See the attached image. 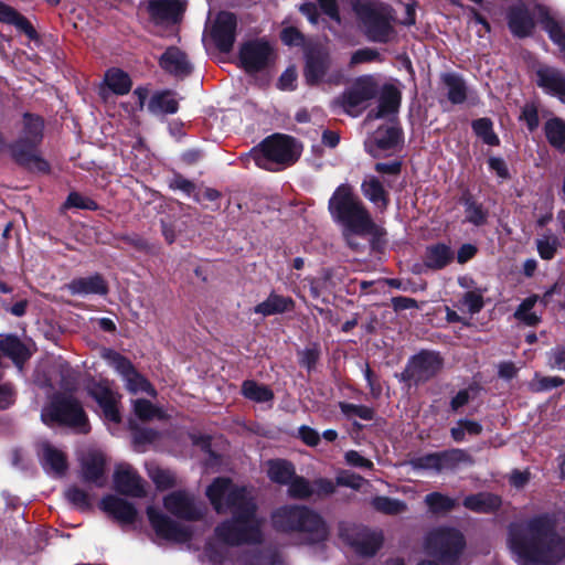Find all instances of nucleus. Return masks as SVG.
<instances>
[{
    "instance_id": "052dcab7",
    "label": "nucleus",
    "mask_w": 565,
    "mask_h": 565,
    "mask_svg": "<svg viewBox=\"0 0 565 565\" xmlns=\"http://www.w3.org/2000/svg\"><path fill=\"white\" fill-rule=\"evenodd\" d=\"M466 220L477 226L482 225L487 222V212L481 205L467 201L466 202Z\"/></svg>"
},
{
    "instance_id": "6e6d98bb",
    "label": "nucleus",
    "mask_w": 565,
    "mask_h": 565,
    "mask_svg": "<svg viewBox=\"0 0 565 565\" xmlns=\"http://www.w3.org/2000/svg\"><path fill=\"white\" fill-rule=\"evenodd\" d=\"M425 503L433 512H446L455 508L456 500L440 492H433L425 497Z\"/></svg>"
},
{
    "instance_id": "774afa93",
    "label": "nucleus",
    "mask_w": 565,
    "mask_h": 565,
    "mask_svg": "<svg viewBox=\"0 0 565 565\" xmlns=\"http://www.w3.org/2000/svg\"><path fill=\"white\" fill-rule=\"evenodd\" d=\"M546 356L550 369L565 371V348H554L547 352Z\"/></svg>"
},
{
    "instance_id": "f03ea898",
    "label": "nucleus",
    "mask_w": 565,
    "mask_h": 565,
    "mask_svg": "<svg viewBox=\"0 0 565 565\" xmlns=\"http://www.w3.org/2000/svg\"><path fill=\"white\" fill-rule=\"evenodd\" d=\"M508 544L519 565H554L565 556V540L547 515L512 523Z\"/></svg>"
},
{
    "instance_id": "5701e85b",
    "label": "nucleus",
    "mask_w": 565,
    "mask_h": 565,
    "mask_svg": "<svg viewBox=\"0 0 565 565\" xmlns=\"http://www.w3.org/2000/svg\"><path fill=\"white\" fill-rule=\"evenodd\" d=\"M100 508L121 523H134L137 518L136 508L128 501L116 495H106L100 501Z\"/></svg>"
},
{
    "instance_id": "dca6fc26",
    "label": "nucleus",
    "mask_w": 565,
    "mask_h": 565,
    "mask_svg": "<svg viewBox=\"0 0 565 565\" xmlns=\"http://www.w3.org/2000/svg\"><path fill=\"white\" fill-rule=\"evenodd\" d=\"M329 68V55L323 47H311L307 52L303 75L308 85H319L332 82Z\"/></svg>"
},
{
    "instance_id": "e2e57ef3",
    "label": "nucleus",
    "mask_w": 565,
    "mask_h": 565,
    "mask_svg": "<svg viewBox=\"0 0 565 565\" xmlns=\"http://www.w3.org/2000/svg\"><path fill=\"white\" fill-rule=\"evenodd\" d=\"M65 497L73 505L79 509H88L90 505L88 494L77 487H70L65 491Z\"/></svg>"
},
{
    "instance_id": "393cba45",
    "label": "nucleus",
    "mask_w": 565,
    "mask_h": 565,
    "mask_svg": "<svg viewBox=\"0 0 565 565\" xmlns=\"http://www.w3.org/2000/svg\"><path fill=\"white\" fill-rule=\"evenodd\" d=\"M401 105V92L394 85H385L380 94L379 107L369 113V119H379L394 114Z\"/></svg>"
},
{
    "instance_id": "b1692460",
    "label": "nucleus",
    "mask_w": 565,
    "mask_h": 565,
    "mask_svg": "<svg viewBox=\"0 0 565 565\" xmlns=\"http://www.w3.org/2000/svg\"><path fill=\"white\" fill-rule=\"evenodd\" d=\"M537 84L545 92L565 99V75L552 67H541L536 72Z\"/></svg>"
},
{
    "instance_id": "a19ab883",
    "label": "nucleus",
    "mask_w": 565,
    "mask_h": 565,
    "mask_svg": "<svg viewBox=\"0 0 565 565\" xmlns=\"http://www.w3.org/2000/svg\"><path fill=\"white\" fill-rule=\"evenodd\" d=\"M267 473L271 481L287 484L295 475L294 466L285 460H269Z\"/></svg>"
},
{
    "instance_id": "864d4df0",
    "label": "nucleus",
    "mask_w": 565,
    "mask_h": 565,
    "mask_svg": "<svg viewBox=\"0 0 565 565\" xmlns=\"http://www.w3.org/2000/svg\"><path fill=\"white\" fill-rule=\"evenodd\" d=\"M482 431V426L476 420L460 419L450 430L455 441H463L466 434L477 436Z\"/></svg>"
},
{
    "instance_id": "680f3d73",
    "label": "nucleus",
    "mask_w": 565,
    "mask_h": 565,
    "mask_svg": "<svg viewBox=\"0 0 565 565\" xmlns=\"http://www.w3.org/2000/svg\"><path fill=\"white\" fill-rule=\"evenodd\" d=\"M340 408L344 415L348 417L358 416L364 420H371L373 418L372 408L364 405H355L350 403H341Z\"/></svg>"
},
{
    "instance_id": "ddd939ff",
    "label": "nucleus",
    "mask_w": 565,
    "mask_h": 565,
    "mask_svg": "<svg viewBox=\"0 0 565 565\" xmlns=\"http://www.w3.org/2000/svg\"><path fill=\"white\" fill-rule=\"evenodd\" d=\"M402 142V131L394 125L377 128L366 140L365 149L374 158L394 153Z\"/></svg>"
},
{
    "instance_id": "423d86ee",
    "label": "nucleus",
    "mask_w": 565,
    "mask_h": 565,
    "mask_svg": "<svg viewBox=\"0 0 565 565\" xmlns=\"http://www.w3.org/2000/svg\"><path fill=\"white\" fill-rule=\"evenodd\" d=\"M352 8L371 41L385 43L394 39L388 6L376 0H354Z\"/></svg>"
},
{
    "instance_id": "a211bd4d",
    "label": "nucleus",
    "mask_w": 565,
    "mask_h": 565,
    "mask_svg": "<svg viewBox=\"0 0 565 565\" xmlns=\"http://www.w3.org/2000/svg\"><path fill=\"white\" fill-rule=\"evenodd\" d=\"M211 35L222 52H230L236 36V18L231 12H220L212 25Z\"/></svg>"
},
{
    "instance_id": "6e6552de",
    "label": "nucleus",
    "mask_w": 565,
    "mask_h": 565,
    "mask_svg": "<svg viewBox=\"0 0 565 565\" xmlns=\"http://www.w3.org/2000/svg\"><path fill=\"white\" fill-rule=\"evenodd\" d=\"M42 420L50 425L60 423L86 433L87 417L82 405L71 396H57L42 411Z\"/></svg>"
},
{
    "instance_id": "e433bc0d",
    "label": "nucleus",
    "mask_w": 565,
    "mask_h": 565,
    "mask_svg": "<svg viewBox=\"0 0 565 565\" xmlns=\"http://www.w3.org/2000/svg\"><path fill=\"white\" fill-rule=\"evenodd\" d=\"M509 26L516 36H526L531 33L534 23L523 8H514L509 14Z\"/></svg>"
},
{
    "instance_id": "7ed1b4c3",
    "label": "nucleus",
    "mask_w": 565,
    "mask_h": 565,
    "mask_svg": "<svg viewBox=\"0 0 565 565\" xmlns=\"http://www.w3.org/2000/svg\"><path fill=\"white\" fill-rule=\"evenodd\" d=\"M329 211L334 221L343 226V237L349 247L358 250L361 244L356 236H377L382 228L375 224L352 188L341 184L329 200Z\"/></svg>"
},
{
    "instance_id": "de8ad7c7",
    "label": "nucleus",
    "mask_w": 565,
    "mask_h": 565,
    "mask_svg": "<svg viewBox=\"0 0 565 565\" xmlns=\"http://www.w3.org/2000/svg\"><path fill=\"white\" fill-rule=\"evenodd\" d=\"M544 29L548 32L551 40L559 47L565 56V23L556 21L554 18L546 15L543 20Z\"/></svg>"
},
{
    "instance_id": "6ab92c4d",
    "label": "nucleus",
    "mask_w": 565,
    "mask_h": 565,
    "mask_svg": "<svg viewBox=\"0 0 565 565\" xmlns=\"http://www.w3.org/2000/svg\"><path fill=\"white\" fill-rule=\"evenodd\" d=\"M114 484L118 492L126 495L141 498L146 494L142 479L128 463L117 465L114 472Z\"/></svg>"
},
{
    "instance_id": "603ef678",
    "label": "nucleus",
    "mask_w": 565,
    "mask_h": 565,
    "mask_svg": "<svg viewBox=\"0 0 565 565\" xmlns=\"http://www.w3.org/2000/svg\"><path fill=\"white\" fill-rule=\"evenodd\" d=\"M103 358L114 367L122 379H126L135 370L131 362L113 350H104Z\"/></svg>"
},
{
    "instance_id": "79ce46f5",
    "label": "nucleus",
    "mask_w": 565,
    "mask_h": 565,
    "mask_svg": "<svg viewBox=\"0 0 565 565\" xmlns=\"http://www.w3.org/2000/svg\"><path fill=\"white\" fill-rule=\"evenodd\" d=\"M537 299L539 297L536 295L524 299L514 312L515 319L530 327L539 324L541 322V318L532 311L533 307L537 302Z\"/></svg>"
},
{
    "instance_id": "c03bdc74",
    "label": "nucleus",
    "mask_w": 565,
    "mask_h": 565,
    "mask_svg": "<svg viewBox=\"0 0 565 565\" xmlns=\"http://www.w3.org/2000/svg\"><path fill=\"white\" fill-rule=\"evenodd\" d=\"M545 135L548 142L557 149L565 148V122L553 118L545 124Z\"/></svg>"
},
{
    "instance_id": "09e8293b",
    "label": "nucleus",
    "mask_w": 565,
    "mask_h": 565,
    "mask_svg": "<svg viewBox=\"0 0 565 565\" xmlns=\"http://www.w3.org/2000/svg\"><path fill=\"white\" fill-rule=\"evenodd\" d=\"M372 507L376 511L382 512L384 514H390V515L403 513L407 509L405 502L397 500V499H392V498L382 497V495L375 497L372 500Z\"/></svg>"
},
{
    "instance_id": "a878e982",
    "label": "nucleus",
    "mask_w": 565,
    "mask_h": 565,
    "mask_svg": "<svg viewBox=\"0 0 565 565\" xmlns=\"http://www.w3.org/2000/svg\"><path fill=\"white\" fill-rule=\"evenodd\" d=\"M67 289L72 295H106L107 284L99 275L73 279L67 284Z\"/></svg>"
},
{
    "instance_id": "2f4dec72",
    "label": "nucleus",
    "mask_w": 565,
    "mask_h": 565,
    "mask_svg": "<svg viewBox=\"0 0 565 565\" xmlns=\"http://www.w3.org/2000/svg\"><path fill=\"white\" fill-rule=\"evenodd\" d=\"M292 307L294 301L291 298L277 294H270L266 300L255 307L254 311L266 317L276 313H282L290 310Z\"/></svg>"
},
{
    "instance_id": "f3484780",
    "label": "nucleus",
    "mask_w": 565,
    "mask_h": 565,
    "mask_svg": "<svg viewBox=\"0 0 565 565\" xmlns=\"http://www.w3.org/2000/svg\"><path fill=\"white\" fill-rule=\"evenodd\" d=\"M441 365V359L437 353L420 352L409 361L405 372L409 380L420 383L435 376Z\"/></svg>"
},
{
    "instance_id": "8fccbe9b",
    "label": "nucleus",
    "mask_w": 565,
    "mask_h": 565,
    "mask_svg": "<svg viewBox=\"0 0 565 565\" xmlns=\"http://www.w3.org/2000/svg\"><path fill=\"white\" fill-rule=\"evenodd\" d=\"M537 253L541 258L550 260L555 256V253L559 246L557 236L547 232L541 235L536 241Z\"/></svg>"
},
{
    "instance_id": "c9c22d12",
    "label": "nucleus",
    "mask_w": 565,
    "mask_h": 565,
    "mask_svg": "<svg viewBox=\"0 0 565 565\" xmlns=\"http://www.w3.org/2000/svg\"><path fill=\"white\" fill-rule=\"evenodd\" d=\"M443 84L447 90V97L452 104H461L467 98V87L461 77L447 73L441 75Z\"/></svg>"
},
{
    "instance_id": "7c9ffc66",
    "label": "nucleus",
    "mask_w": 565,
    "mask_h": 565,
    "mask_svg": "<svg viewBox=\"0 0 565 565\" xmlns=\"http://www.w3.org/2000/svg\"><path fill=\"white\" fill-rule=\"evenodd\" d=\"M454 252L445 244H435L426 248L424 264L431 269H441L451 263Z\"/></svg>"
},
{
    "instance_id": "f257e3e1",
    "label": "nucleus",
    "mask_w": 565,
    "mask_h": 565,
    "mask_svg": "<svg viewBox=\"0 0 565 565\" xmlns=\"http://www.w3.org/2000/svg\"><path fill=\"white\" fill-rule=\"evenodd\" d=\"M217 513H232L233 519L217 525L214 539L205 547L213 565H228V547L256 544L262 541L260 521L255 504L245 488L234 487L230 479L217 478L206 490Z\"/></svg>"
},
{
    "instance_id": "a18cd8bd",
    "label": "nucleus",
    "mask_w": 565,
    "mask_h": 565,
    "mask_svg": "<svg viewBox=\"0 0 565 565\" xmlns=\"http://www.w3.org/2000/svg\"><path fill=\"white\" fill-rule=\"evenodd\" d=\"M132 407L135 415L143 422L163 419L166 417L161 408L156 407L151 402L147 399H135L132 402Z\"/></svg>"
},
{
    "instance_id": "bb28decb",
    "label": "nucleus",
    "mask_w": 565,
    "mask_h": 565,
    "mask_svg": "<svg viewBox=\"0 0 565 565\" xmlns=\"http://www.w3.org/2000/svg\"><path fill=\"white\" fill-rule=\"evenodd\" d=\"M149 11L160 21H177L183 11V4L179 0H150Z\"/></svg>"
},
{
    "instance_id": "2eb2a0df",
    "label": "nucleus",
    "mask_w": 565,
    "mask_h": 565,
    "mask_svg": "<svg viewBox=\"0 0 565 565\" xmlns=\"http://www.w3.org/2000/svg\"><path fill=\"white\" fill-rule=\"evenodd\" d=\"M147 515L157 535L162 539L183 543L189 541L192 536L189 526L179 525L153 507H148Z\"/></svg>"
},
{
    "instance_id": "37998d69",
    "label": "nucleus",
    "mask_w": 565,
    "mask_h": 565,
    "mask_svg": "<svg viewBox=\"0 0 565 565\" xmlns=\"http://www.w3.org/2000/svg\"><path fill=\"white\" fill-rule=\"evenodd\" d=\"M440 471L454 470L461 463H471V457L462 449H450L439 452Z\"/></svg>"
},
{
    "instance_id": "9d476101",
    "label": "nucleus",
    "mask_w": 565,
    "mask_h": 565,
    "mask_svg": "<svg viewBox=\"0 0 565 565\" xmlns=\"http://www.w3.org/2000/svg\"><path fill=\"white\" fill-rule=\"evenodd\" d=\"M340 536L363 556L374 555L383 542L381 532L349 523L340 525Z\"/></svg>"
},
{
    "instance_id": "20e7f679",
    "label": "nucleus",
    "mask_w": 565,
    "mask_h": 565,
    "mask_svg": "<svg viewBox=\"0 0 565 565\" xmlns=\"http://www.w3.org/2000/svg\"><path fill=\"white\" fill-rule=\"evenodd\" d=\"M300 152L301 148L294 138L285 135H274L241 159L246 167L249 166L250 161H254L262 169L276 171L281 167L295 163Z\"/></svg>"
},
{
    "instance_id": "72a5a7b5",
    "label": "nucleus",
    "mask_w": 565,
    "mask_h": 565,
    "mask_svg": "<svg viewBox=\"0 0 565 565\" xmlns=\"http://www.w3.org/2000/svg\"><path fill=\"white\" fill-rule=\"evenodd\" d=\"M0 351L9 356L21 369L23 362L29 359L26 347L15 337H7L0 341Z\"/></svg>"
},
{
    "instance_id": "49530a36",
    "label": "nucleus",
    "mask_w": 565,
    "mask_h": 565,
    "mask_svg": "<svg viewBox=\"0 0 565 565\" xmlns=\"http://www.w3.org/2000/svg\"><path fill=\"white\" fill-rule=\"evenodd\" d=\"M564 383L565 380L559 376H546L536 372L533 379L529 382L527 387L533 393H541L559 387Z\"/></svg>"
},
{
    "instance_id": "3c124183",
    "label": "nucleus",
    "mask_w": 565,
    "mask_h": 565,
    "mask_svg": "<svg viewBox=\"0 0 565 565\" xmlns=\"http://www.w3.org/2000/svg\"><path fill=\"white\" fill-rule=\"evenodd\" d=\"M124 380L126 382V388L132 394L147 393L150 396L157 395L153 386L136 370Z\"/></svg>"
},
{
    "instance_id": "cd10ccee",
    "label": "nucleus",
    "mask_w": 565,
    "mask_h": 565,
    "mask_svg": "<svg viewBox=\"0 0 565 565\" xmlns=\"http://www.w3.org/2000/svg\"><path fill=\"white\" fill-rule=\"evenodd\" d=\"M463 505L476 513H491L500 508L501 499L495 494L482 492L465 498Z\"/></svg>"
},
{
    "instance_id": "c756f323",
    "label": "nucleus",
    "mask_w": 565,
    "mask_h": 565,
    "mask_svg": "<svg viewBox=\"0 0 565 565\" xmlns=\"http://www.w3.org/2000/svg\"><path fill=\"white\" fill-rule=\"evenodd\" d=\"M41 457L45 470L61 476L67 468L64 454L47 443L41 445Z\"/></svg>"
},
{
    "instance_id": "c85d7f7f",
    "label": "nucleus",
    "mask_w": 565,
    "mask_h": 565,
    "mask_svg": "<svg viewBox=\"0 0 565 565\" xmlns=\"http://www.w3.org/2000/svg\"><path fill=\"white\" fill-rule=\"evenodd\" d=\"M301 507H282L273 514V524L275 529L282 532H292L299 530L300 518L296 516V512H300Z\"/></svg>"
},
{
    "instance_id": "f704fd0d",
    "label": "nucleus",
    "mask_w": 565,
    "mask_h": 565,
    "mask_svg": "<svg viewBox=\"0 0 565 565\" xmlns=\"http://www.w3.org/2000/svg\"><path fill=\"white\" fill-rule=\"evenodd\" d=\"M0 22L14 25L19 31L25 33L30 39L36 36V32L31 23L13 8L0 6Z\"/></svg>"
},
{
    "instance_id": "9b49d317",
    "label": "nucleus",
    "mask_w": 565,
    "mask_h": 565,
    "mask_svg": "<svg viewBox=\"0 0 565 565\" xmlns=\"http://www.w3.org/2000/svg\"><path fill=\"white\" fill-rule=\"evenodd\" d=\"M87 392L100 407L103 417L107 423L117 425L121 422L119 411L121 396L111 388L108 381L90 382L87 386Z\"/></svg>"
},
{
    "instance_id": "4be33fe9",
    "label": "nucleus",
    "mask_w": 565,
    "mask_h": 565,
    "mask_svg": "<svg viewBox=\"0 0 565 565\" xmlns=\"http://www.w3.org/2000/svg\"><path fill=\"white\" fill-rule=\"evenodd\" d=\"M105 456L99 451H90L82 459V477L85 481L92 482L97 487L106 484L105 478Z\"/></svg>"
},
{
    "instance_id": "5fc2aeb1",
    "label": "nucleus",
    "mask_w": 565,
    "mask_h": 565,
    "mask_svg": "<svg viewBox=\"0 0 565 565\" xmlns=\"http://www.w3.org/2000/svg\"><path fill=\"white\" fill-rule=\"evenodd\" d=\"M473 131L482 139V141L489 146H498L499 138L494 134L492 122L488 118H480L475 120L472 124Z\"/></svg>"
},
{
    "instance_id": "aec40b11",
    "label": "nucleus",
    "mask_w": 565,
    "mask_h": 565,
    "mask_svg": "<svg viewBox=\"0 0 565 565\" xmlns=\"http://www.w3.org/2000/svg\"><path fill=\"white\" fill-rule=\"evenodd\" d=\"M297 515L301 521L298 532L306 534L310 543L321 542L327 539L328 530L326 523L318 513L301 507V511L296 512Z\"/></svg>"
},
{
    "instance_id": "39448f33",
    "label": "nucleus",
    "mask_w": 565,
    "mask_h": 565,
    "mask_svg": "<svg viewBox=\"0 0 565 565\" xmlns=\"http://www.w3.org/2000/svg\"><path fill=\"white\" fill-rule=\"evenodd\" d=\"M43 120L35 115L25 113L18 139L10 146L13 159L20 164L39 171H46L49 166L38 154V146L43 138Z\"/></svg>"
},
{
    "instance_id": "bf43d9fd",
    "label": "nucleus",
    "mask_w": 565,
    "mask_h": 565,
    "mask_svg": "<svg viewBox=\"0 0 565 565\" xmlns=\"http://www.w3.org/2000/svg\"><path fill=\"white\" fill-rule=\"evenodd\" d=\"M486 289H476L467 291L460 301L461 306L467 309L470 315H475L481 311L484 306L483 294Z\"/></svg>"
},
{
    "instance_id": "58836bf2",
    "label": "nucleus",
    "mask_w": 565,
    "mask_h": 565,
    "mask_svg": "<svg viewBox=\"0 0 565 565\" xmlns=\"http://www.w3.org/2000/svg\"><path fill=\"white\" fill-rule=\"evenodd\" d=\"M242 394L245 398L255 403H266L274 399V392L267 385L257 383L253 380L243 382Z\"/></svg>"
},
{
    "instance_id": "473e14b6",
    "label": "nucleus",
    "mask_w": 565,
    "mask_h": 565,
    "mask_svg": "<svg viewBox=\"0 0 565 565\" xmlns=\"http://www.w3.org/2000/svg\"><path fill=\"white\" fill-rule=\"evenodd\" d=\"M364 196L379 209L384 210L388 204L387 192L375 177H367L362 183Z\"/></svg>"
},
{
    "instance_id": "13d9d810",
    "label": "nucleus",
    "mask_w": 565,
    "mask_h": 565,
    "mask_svg": "<svg viewBox=\"0 0 565 565\" xmlns=\"http://www.w3.org/2000/svg\"><path fill=\"white\" fill-rule=\"evenodd\" d=\"M287 484H289L288 494L291 498L306 499L313 494V488L310 482L302 477L294 475Z\"/></svg>"
},
{
    "instance_id": "0e129e2a",
    "label": "nucleus",
    "mask_w": 565,
    "mask_h": 565,
    "mask_svg": "<svg viewBox=\"0 0 565 565\" xmlns=\"http://www.w3.org/2000/svg\"><path fill=\"white\" fill-rule=\"evenodd\" d=\"M365 483H367V481L364 478L350 471H341L337 476V484L349 487L354 490L361 489Z\"/></svg>"
},
{
    "instance_id": "69168bd1",
    "label": "nucleus",
    "mask_w": 565,
    "mask_h": 565,
    "mask_svg": "<svg viewBox=\"0 0 565 565\" xmlns=\"http://www.w3.org/2000/svg\"><path fill=\"white\" fill-rule=\"evenodd\" d=\"M66 205L71 207L85 210H96L98 207L97 203L94 200L84 196L77 192H72L68 194Z\"/></svg>"
},
{
    "instance_id": "f8f14e48",
    "label": "nucleus",
    "mask_w": 565,
    "mask_h": 565,
    "mask_svg": "<svg viewBox=\"0 0 565 565\" xmlns=\"http://www.w3.org/2000/svg\"><path fill=\"white\" fill-rule=\"evenodd\" d=\"M239 61L246 72H259L273 63L274 50L264 39L249 40L241 46Z\"/></svg>"
},
{
    "instance_id": "412c9836",
    "label": "nucleus",
    "mask_w": 565,
    "mask_h": 565,
    "mask_svg": "<svg viewBox=\"0 0 565 565\" xmlns=\"http://www.w3.org/2000/svg\"><path fill=\"white\" fill-rule=\"evenodd\" d=\"M159 64L163 71L177 76L185 77L192 72V65L184 52L171 46L161 55Z\"/></svg>"
},
{
    "instance_id": "4d7b16f0",
    "label": "nucleus",
    "mask_w": 565,
    "mask_h": 565,
    "mask_svg": "<svg viewBox=\"0 0 565 565\" xmlns=\"http://www.w3.org/2000/svg\"><path fill=\"white\" fill-rule=\"evenodd\" d=\"M148 475L156 483L157 488L162 490L171 488L175 483L174 475L170 470L162 469L158 466H150L148 468Z\"/></svg>"
},
{
    "instance_id": "4468645a",
    "label": "nucleus",
    "mask_w": 565,
    "mask_h": 565,
    "mask_svg": "<svg viewBox=\"0 0 565 565\" xmlns=\"http://www.w3.org/2000/svg\"><path fill=\"white\" fill-rule=\"evenodd\" d=\"M163 504L171 514L184 520H199L204 513V507L186 491L169 493L164 497Z\"/></svg>"
},
{
    "instance_id": "4c0bfd02",
    "label": "nucleus",
    "mask_w": 565,
    "mask_h": 565,
    "mask_svg": "<svg viewBox=\"0 0 565 565\" xmlns=\"http://www.w3.org/2000/svg\"><path fill=\"white\" fill-rule=\"evenodd\" d=\"M179 104L174 98L173 93L167 90L154 94L148 104L150 113L159 114H174L178 111Z\"/></svg>"
},
{
    "instance_id": "0eeeda50",
    "label": "nucleus",
    "mask_w": 565,
    "mask_h": 565,
    "mask_svg": "<svg viewBox=\"0 0 565 565\" xmlns=\"http://www.w3.org/2000/svg\"><path fill=\"white\" fill-rule=\"evenodd\" d=\"M465 546L462 534L455 529H435L427 535L426 553L434 561H423L417 565H457L459 554Z\"/></svg>"
},
{
    "instance_id": "338daca9",
    "label": "nucleus",
    "mask_w": 565,
    "mask_h": 565,
    "mask_svg": "<svg viewBox=\"0 0 565 565\" xmlns=\"http://www.w3.org/2000/svg\"><path fill=\"white\" fill-rule=\"evenodd\" d=\"M413 466L418 469L440 471L439 452L429 454L416 458L413 461Z\"/></svg>"
},
{
    "instance_id": "1a4fd4ad",
    "label": "nucleus",
    "mask_w": 565,
    "mask_h": 565,
    "mask_svg": "<svg viewBox=\"0 0 565 565\" xmlns=\"http://www.w3.org/2000/svg\"><path fill=\"white\" fill-rule=\"evenodd\" d=\"M379 92V86L372 76H362L334 100L333 105L340 107L350 116H359Z\"/></svg>"
},
{
    "instance_id": "ea45409f",
    "label": "nucleus",
    "mask_w": 565,
    "mask_h": 565,
    "mask_svg": "<svg viewBox=\"0 0 565 565\" xmlns=\"http://www.w3.org/2000/svg\"><path fill=\"white\" fill-rule=\"evenodd\" d=\"M105 83L108 88L117 95H125L131 88V79L127 73L118 68L107 71Z\"/></svg>"
}]
</instances>
